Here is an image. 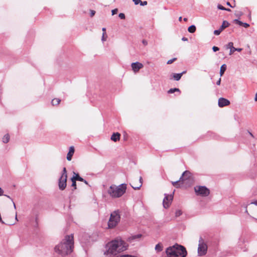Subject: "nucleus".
Instances as JSON below:
<instances>
[{"mask_svg": "<svg viewBox=\"0 0 257 257\" xmlns=\"http://www.w3.org/2000/svg\"><path fill=\"white\" fill-rule=\"evenodd\" d=\"M73 177L76 180V181H84V179L82 178L81 177L79 176V175L78 173H76L75 172H73Z\"/></svg>", "mask_w": 257, "mask_h": 257, "instance_id": "nucleus-17", "label": "nucleus"}, {"mask_svg": "<svg viewBox=\"0 0 257 257\" xmlns=\"http://www.w3.org/2000/svg\"><path fill=\"white\" fill-rule=\"evenodd\" d=\"M142 184H143V178L142 177H140L139 178V182L138 183V186H134L132 184H130L131 186L135 190L140 189V188L142 187Z\"/></svg>", "mask_w": 257, "mask_h": 257, "instance_id": "nucleus-15", "label": "nucleus"}, {"mask_svg": "<svg viewBox=\"0 0 257 257\" xmlns=\"http://www.w3.org/2000/svg\"><path fill=\"white\" fill-rule=\"evenodd\" d=\"M224 11H228V12H230L231 10L230 9L226 8V10H225Z\"/></svg>", "mask_w": 257, "mask_h": 257, "instance_id": "nucleus-52", "label": "nucleus"}, {"mask_svg": "<svg viewBox=\"0 0 257 257\" xmlns=\"http://www.w3.org/2000/svg\"><path fill=\"white\" fill-rule=\"evenodd\" d=\"M234 21L236 22V24H238L239 25H242L243 22H242L241 21H240L238 20H235Z\"/></svg>", "mask_w": 257, "mask_h": 257, "instance_id": "nucleus-34", "label": "nucleus"}, {"mask_svg": "<svg viewBox=\"0 0 257 257\" xmlns=\"http://www.w3.org/2000/svg\"><path fill=\"white\" fill-rule=\"evenodd\" d=\"M173 198L172 195L165 194V197L163 201V206L165 208H168L170 206Z\"/></svg>", "mask_w": 257, "mask_h": 257, "instance_id": "nucleus-8", "label": "nucleus"}, {"mask_svg": "<svg viewBox=\"0 0 257 257\" xmlns=\"http://www.w3.org/2000/svg\"><path fill=\"white\" fill-rule=\"evenodd\" d=\"M67 177L61 176L59 179L58 186L60 190H64L67 185Z\"/></svg>", "mask_w": 257, "mask_h": 257, "instance_id": "nucleus-9", "label": "nucleus"}, {"mask_svg": "<svg viewBox=\"0 0 257 257\" xmlns=\"http://www.w3.org/2000/svg\"><path fill=\"white\" fill-rule=\"evenodd\" d=\"M74 245L73 234L67 235L55 247V251L62 257L67 255L72 251Z\"/></svg>", "mask_w": 257, "mask_h": 257, "instance_id": "nucleus-1", "label": "nucleus"}, {"mask_svg": "<svg viewBox=\"0 0 257 257\" xmlns=\"http://www.w3.org/2000/svg\"><path fill=\"white\" fill-rule=\"evenodd\" d=\"M163 246L162 243H159L156 245L155 250L157 252H160L163 250Z\"/></svg>", "mask_w": 257, "mask_h": 257, "instance_id": "nucleus-18", "label": "nucleus"}, {"mask_svg": "<svg viewBox=\"0 0 257 257\" xmlns=\"http://www.w3.org/2000/svg\"><path fill=\"white\" fill-rule=\"evenodd\" d=\"M5 195V196L7 197L8 198H9V199H10L12 200V202H13V203L14 207V208L16 209V205H15V204L14 202L13 201V199L11 198V197H10V196H9V195Z\"/></svg>", "mask_w": 257, "mask_h": 257, "instance_id": "nucleus-35", "label": "nucleus"}, {"mask_svg": "<svg viewBox=\"0 0 257 257\" xmlns=\"http://www.w3.org/2000/svg\"><path fill=\"white\" fill-rule=\"evenodd\" d=\"M212 50L214 52H216L219 50V48L216 46H213L212 47Z\"/></svg>", "mask_w": 257, "mask_h": 257, "instance_id": "nucleus-40", "label": "nucleus"}, {"mask_svg": "<svg viewBox=\"0 0 257 257\" xmlns=\"http://www.w3.org/2000/svg\"><path fill=\"white\" fill-rule=\"evenodd\" d=\"M182 213L181 210H176V211L175 212L176 216H177V217L179 216L182 214Z\"/></svg>", "mask_w": 257, "mask_h": 257, "instance_id": "nucleus-29", "label": "nucleus"}, {"mask_svg": "<svg viewBox=\"0 0 257 257\" xmlns=\"http://www.w3.org/2000/svg\"><path fill=\"white\" fill-rule=\"evenodd\" d=\"M251 204H254V205H257V200L254 201H253V202H252L251 203Z\"/></svg>", "mask_w": 257, "mask_h": 257, "instance_id": "nucleus-50", "label": "nucleus"}, {"mask_svg": "<svg viewBox=\"0 0 257 257\" xmlns=\"http://www.w3.org/2000/svg\"><path fill=\"white\" fill-rule=\"evenodd\" d=\"M131 67L134 72H137L143 67V65L141 63L136 62L132 63L131 64Z\"/></svg>", "mask_w": 257, "mask_h": 257, "instance_id": "nucleus-11", "label": "nucleus"}, {"mask_svg": "<svg viewBox=\"0 0 257 257\" xmlns=\"http://www.w3.org/2000/svg\"><path fill=\"white\" fill-rule=\"evenodd\" d=\"M229 25V24L228 22L226 21H224L221 25V26H220V27L219 28V29L218 30H216L215 31H214V34L215 35H219L221 32L223 31V30H224L225 28L228 27Z\"/></svg>", "mask_w": 257, "mask_h": 257, "instance_id": "nucleus-10", "label": "nucleus"}, {"mask_svg": "<svg viewBox=\"0 0 257 257\" xmlns=\"http://www.w3.org/2000/svg\"><path fill=\"white\" fill-rule=\"evenodd\" d=\"M191 177V173L188 171H185L180 178L179 181H183L185 180L189 179Z\"/></svg>", "mask_w": 257, "mask_h": 257, "instance_id": "nucleus-13", "label": "nucleus"}, {"mask_svg": "<svg viewBox=\"0 0 257 257\" xmlns=\"http://www.w3.org/2000/svg\"><path fill=\"white\" fill-rule=\"evenodd\" d=\"M120 135L118 133H113L111 137V140L115 142L120 139Z\"/></svg>", "mask_w": 257, "mask_h": 257, "instance_id": "nucleus-16", "label": "nucleus"}, {"mask_svg": "<svg viewBox=\"0 0 257 257\" xmlns=\"http://www.w3.org/2000/svg\"><path fill=\"white\" fill-rule=\"evenodd\" d=\"M207 246L204 242L202 238L199 241V245L198 247V253L199 256H203L207 252Z\"/></svg>", "mask_w": 257, "mask_h": 257, "instance_id": "nucleus-7", "label": "nucleus"}, {"mask_svg": "<svg viewBox=\"0 0 257 257\" xmlns=\"http://www.w3.org/2000/svg\"><path fill=\"white\" fill-rule=\"evenodd\" d=\"M165 253L166 255L164 257H186L187 251L184 246L176 243L168 247L166 249Z\"/></svg>", "mask_w": 257, "mask_h": 257, "instance_id": "nucleus-3", "label": "nucleus"}, {"mask_svg": "<svg viewBox=\"0 0 257 257\" xmlns=\"http://www.w3.org/2000/svg\"><path fill=\"white\" fill-rule=\"evenodd\" d=\"M74 153V148L73 146H71L69 148V151L67 155V160L68 161H71L72 159V157Z\"/></svg>", "mask_w": 257, "mask_h": 257, "instance_id": "nucleus-14", "label": "nucleus"}, {"mask_svg": "<svg viewBox=\"0 0 257 257\" xmlns=\"http://www.w3.org/2000/svg\"><path fill=\"white\" fill-rule=\"evenodd\" d=\"M61 176H62V177H67V171H66V169L65 167L63 168V171H62V174H61Z\"/></svg>", "mask_w": 257, "mask_h": 257, "instance_id": "nucleus-28", "label": "nucleus"}, {"mask_svg": "<svg viewBox=\"0 0 257 257\" xmlns=\"http://www.w3.org/2000/svg\"><path fill=\"white\" fill-rule=\"evenodd\" d=\"M118 17L120 19H125V15L123 13L119 14Z\"/></svg>", "mask_w": 257, "mask_h": 257, "instance_id": "nucleus-31", "label": "nucleus"}, {"mask_svg": "<svg viewBox=\"0 0 257 257\" xmlns=\"http://www.w3.org/2000/svg\"><path fill=\"white\" fill-rule=\"evenodd\" d=\"M242 26H243L244 28H247L249 26V25L246 23H243Z\"/></svg>", "mask_w": 257, "mask_h": 257, "instance_id": "nucleus-43", "label": "nucleus"}, {"mask_svg": "<svg viewBox=\"0 0 257 257\" xmlns=\"http://www.w3.org/2000/svg\"><path fill=\"white\" fill-rule=\"evenodd\" d=\"M118 10L117 9H113L111 11L112 15H114L116 14Z\"/></svg>", "mask_w": 257, "mask_h": 257, "instance_id": "nucleus-36", "label": "nucleus"}, {"mask_svg": "<svg viewBox=\"0 0 257 257\" xmlns=\"http://www.w3.org/2000/svg\"><path fill=\"white\" fill-rule=\"evenodd\" d=\"M95 14V11L94 10H90V17H92L94 16Z\"/></svg>", "mask_w": 257, "mask_h": 257, "instance_id": "nucleus-41", "label": "nucleus"}, {"mask_svg": "<svg viewBox=\"0 0 257 257\" xmlns=\"http://www.w3.org/2000/svg\"><path fill=\"white\" fill-rule=\"evenodd\" d=\"M103 33H105L106 29L105 28H103L102 29Z\"/></svg>", "mask_w": 257, "mask_h": 257, "instance_id": "nucleus-53", "label": "nucleus"}, {"mask_svg": "<svg viewBox=\"0 0 257 257\" xmlns=\"http://www.w3.org/2000/svg\"><path fill=\"white\" fill-rule=\"evenodd\" d=\"M141 236H142L141 234H138V235L133 236L132 237V238H133V239H136V238H140Z\"/></svg>", "mask_w": 257, "mask_h": 257, "instance_id": "nucleus-38", "label": "nucleus"}, {"mask_svg": "<svg viewBox=\"0 0 257 257\" xmlns=\"http://www.w3.org/2000/svg\"><path fill=\"white\" fill-rule=\"evenodd\" d=\"M245 212H246V213H247V214H248V212H247V209H246V210H245Z\"/></svg>", "mask_w": 257, "mask_h": 257, "instance_id": "nucleus-60", "label": "nucleus"}, {"mask_svg": "<svg viewBox=\"0 0 257 257\" xmlns=\"http://www.w3.org/2000/svg\"><path fill=\"white\" fill-rule=\"evenodd\" d=\"M60 101L61 100L60 99L54 98L52 100L51 103L53 105H57L60 103Z\"/></svg>", "mask_w": 257, "mask_h": 257, "instance_id": "nucleus-22", "label": "nucleus"}, {"mask_svg": "<svg viewBox=\"0 0 257 257\" xmlns=\"http://www.w3.org/2000/svg\"><path fill=\"white\" fill-rule=\"evenodd\" d=\"M227 49H230V50H232L233 48V44L232 42H229L228 44L225 46Z\"/></svg>", "mask_w": 257, "mask_h": 257, "instance_id": "nucleus-27", "label": "nucleus"}, {"mask_svg": "<svg viewBox=\"0 0 257 257\" xmlns=\"http://www.w3.org/2000/svg\"><path fill=\"white\" fill-rule=\"evenodd\" d=\"M194 191L197 195L202 197L208 196L210 194V190L204 186H196L194 187Z\"/></svg>", "mask_w": 257, "mask_h": 257, "instance_id": "nucleus-6", "label": "nucleus"}, {"mask_svg": "<svg viewBox=\"0 0 257 257\" xmlns=\"http://www.w3.org/2000/svg\"><path fill=\"white\" fill-rule=\"evenodd\" d=\"M10 136L9 134H6L2 138V141L4 143L7 144L10 141Z\"/></svg>", "mask_w": 257, "mask_h": 257, "instance_id": "nucleus-19", "label": "nucleus"}, {"mask_svg": "<svg viewBox=\"0 0 257 257\" xmlns=\"http://www.w3.org/2000/svg\"><path fill=\"white\" fill-rule=\"evenodd\" d=\"M254 100L255 101H257V93L255 94Z\"/></svg>", "mask_w": 257, "mask_h": 257, "instance_id": "nucleus-54", "label": "nucleus"}, {"mask_svg": "<svg viewBox=\"0 0 257 257\" xmlns=\"http://www.w3.org/2000/svg\"><path fill=\"white\" fill-rule=\"evenodd\" d=\"M71 181H72V185H71V186L73 187L74 188V190H75L77 189V187H76V180L74 178V177H72L71 178Z\"/></svg>", "mask_w": 257, "mask_h": 257, "instance_id": "nucleus-23", "label": "nucleus"}, {"mask_svg": "<svg viewBox=\"0 0 257 257\" xmlns=\"http://www.w3.org/2000/svg\"><path fill=\"white\" fill-rule=\"evenodd\" d=\"M3 193H4V191H3V189L0 187V196L4 195Z\"/></svg>", "mask_w": 257, "mask_h": 257, "instance_id": "nucleus-47", "label": "nucleus"}, {"mask_svg": "<svg viewBox=\"0 0 257 257\" xmlns=\"http://www.w3.org/2000/svg\"><path fill=\"white\" fill-rule=\"evenodd\" d=\"M186 73V71H184L181 73H182V75H183V74H185Z\"/></svg>", "mask_w": 257, "mask_h": 257, "instance_id": "nucleus-59", "label": "nucleus"}, {"mask_svg": "<svg viewBox=\"0 0 257 257\" xmlns=\"http://www.w3.org/2000/svg\"><path fill=\"white\" fill-rule=\"evenodd\" d=\"M142 43L145 46L148 44L147 41L146 40H143V41H142Z\"/></svg>", "mask_w": 257, "mask_h": 257, "instance_id": "nucleus-46", "label": "nucleus"}, {"mask_svg": "<svg viewBox=\"0 0 257 257\" xmlns=\"http://www.w3.org/2000/svg\"><path fill=\"white\" fill-rule=\"evenodd\" d=\"M15 220H16V221H18V218H17V214H16V216H15Z\"/></svg>", "mask_w": 257, "mask_h": 257, "instance_id": "nucleus-57", "label": "nucleus"}, {"mask_svg": "<svg viewBox=\"0 0 257 257\" xmlns=\"http://www.w3.org/2000/svg\"><path fill=\"white\" fill-rule=\"evenodd\" d=\"M182 17H180L179 18V21L180 22H181V21H182Z\"/></svg>", "mask_w": 257, "mask_h": 257, "instance_id": "nucleus-56", "label": "nucleus"}, {"mask_svg": "<svg viewBox=\"0 0 257 257\" xmlns=\"http://www.w3.org/2000/svg\"><path fill=\"white\" fill-rule=\"evenodd\" d=\"M188 31L189 33H193L196 31V27L195 25H191L190 27H189L188 29Z\"/></svg>", "mask_w": 257, "mask_h": 257, "instance_id": "nucleus-24", "label": "nucleus"}, {"mask_svg": "<svg viewBox=\"0 0 257 257\" xmlns=\"http://www.w3.org/2000/svg\"><path fill=\"white\" fill-rule=\"evenodd\" d=\"M180 181H179V180L178 181H175V182H172V185L174 186L178 187L177 185H178V182H180Z\"/></svg>", "mask_w": 257, "mask_h": 257, "instance_id": "nucleus-32", "label": "nucleus"}, {"mask_svg": "<svg viewBox=\"0 0 257 257\" xmlns=\"http://www.w3.org/2000/svg\"><path fill=\"white\" fill-rule=\"evenodd\" d=\"M176 91H178V92H180L179 89L177 88H174L170 89L168 90V93H174Z\"/></svg>", "mask_w": 257, "mask_h": 257, "instance_id": "nucleus-25", "label": "nucleus"}, {"mask_svg": "<svg viewBox=\"0 0 257 257\" xmlns=\"http://www.w3.org/2000/svg\"><path fill=\"white\" fill-rule=\"evenodd\" d=\"M247 132H248V133L249 134V135H250L252 138H254V136L253 135V134H252L251 132H249V131H247Z\"/></svg>", "mask_w": 257, "mask_h": 257, "instance_id": "nucleus-49", "label": "nucleus"}, {"mask_svg": "<svg viewBox=\"0 0 257 257\" xmlns=\"http://www.w3.org/2000/svg\"><path fill=\"white\" fill-rule=\"evenodd\" d=\"M127 244L121 239H115L108 242L106 245V250L105 254L115 256L118 253L125 250L127 248Z\"/></svg>", "mask_w": 257, "mask_h": 257, "instance_id": "nucleus-2", "label": "nucleus"}, {"mask_svg": "<svg viewBox=\"0 0 257 257\" xmlns=\"http://www.w3.org/2000/svg\"><path fill=\"white\" fill-rule=\"evenodd\" d=\"M217 8L219 10H223V11H224L225 10H226L225 8H224V7H223L222 5H221L220 4H218L217 5Z\"/></svg>", "mask_w": 257, "mask_h": 257, "instance_id": "nucleus-30", "label": "nucleus"}, {"mask_svg": "<svg viewBox=\"0 0 257 257\" xmlns=\"http://www.w3.org/2000/svg\"><path fill=\"white\" fill-rule=\"evenodd\" d=\"M140 4L141 6H146L147 5V1H144V2L141 1V2L140 3Z\"/></svg>", "mask_w": 257, "mask_h": 257, "instance_id": "nucleus-37", "label": "nucleus"}, {"mask_svg": "<svg viewBox=\"0 0 257 257\" xmlns=\"http://www.w3.org/2000/svg\"><path fill=\"white\" fill-rule=\"evenodd\" d=\"M226 69V65L225 64H223L221 66L220 69L219 73H220V76H222L223 75V74H224V72L225 71Z\"/></svg>", "mask_w": 257, "mask_h": 257, "instance_id": "nucleus-21", "label": "nucleus"}, {"mask_svg": "<svg viewBox=\"0 0 257 257\" xmlns=\"http://www.w3.org/2000/svg\"><path fill=\"white\" fill-rule=\"evenodd\" d=\"M226 5H227V6H229V7H231V8H234V7H235V5H234V6H232V5L230 4V3L229 2H227L226 3Z\"/></svg>", "mask_w": 257, "mask_h": 257, "instance_id": "nucleus-44", "label": "nucleus"}, {"mask_svg": "<svg viewBox=\"0 0 257 257\" xmlns=\"http://www.w3.org/2000/svg\"><path fill=\"white\" fill-rule=\"evenodd\" d=\"M105 34V33H103V34H102L101 40L103 42L106 41V37H104Z\"/></svg>", "mask_w": 257, "mask_h": 257, "instance_id": "nucleus-39", "label": "nucleus"}, {"mask_svg": "<svg viewBox=\"0 0 257 257\" xmlns=\"http://www.w3.org/2000/svg\"><path fill=\"white\" fill-rule=\"evenodd\" d=\"M120 219V216L119 210H115L111 213L108 222V228H112L115 227L119 222Z\"/></svg>", "mask_w": 257, "mask_h": 257, "instance_id": "nucleus-5", "label": "nucleus"}, {"mask_svg": "<svg viewBox=\"0 0 257 257\" xmlns=\"http://www.w3.org/2000/svg\"><path fill=\"white\" fill-rule=\"evenodd\" d=\"M220 83H221V78H220L216 82V84L217 85H220Z\"/></svg>", "mask_w": 257, "mask_h": 257, "instance_id": "nucleus-45", "label": "nucleus"}, {"mask_svg": "<svg viewBox=\"0 0 257 257\" xmlns=\"http://www.w3.org/2000/svg\"><path fill=\"white\" fill-rule=\"evenodd\" d=\"M133 1L134 2L135 4L136 5L139 4L141 2V0H133Z\"/></svg>", "mask_w": 257, "mask_h": 257, "instance_id": "nucleus-42", "label": "nucleus"}, {"mask_svg": "<svg viewBox=\"0 0 257 257\" xmlns=\"http://www.w3.org/2000/svg\"><path fill=\"white\" fill-rule=\"evenodd\" d=\"M85 184L86 185H88V183L87 182V181H86L85 180H84V181H83Z\"/></svg>", "mask_w": 257, "mask_h": 257, "instance_id": "nucleus-51", "label": "nucleus"}, {"mask_svg": "<svg viewBox=\"0 0 257 257\" xmlns=\"http://www.w3.org/2000/svg\"><path fill=\"white\" fill-rule=\"evenodd\" d=\"M182 40L183 41H188V38H186V37H183L182 38Z\"/></svg>", "mask_w": 257, "mask_h": 257, "instance_id": "nucleus-48", "label": "nucleus"}, {"mask_svg": "<svg viewBox=\"0 0 257 257\" xmlns=\"http://www.w3.org/2000/svg\"><path fill=\"white\" fill-rule=\"evenodd\" d=\"M182 76V73H174L173 74V78L176 80L179 81Z\"/></svg>", "mask_w": 257, "mask_h": 257, "instance_id": "nucleus-20", "label": "nucleus"}, {"mask_svg": "<svg viewBox=\"0 0 257 257\" xmlns=\"http://www.w3.org/2000/svg\"><path fill=\"white\" fill-rule=\"evenodd\" d=\"M176 60V58H173V59H170V60H168V62H167V63L168 64H172V63H173L175 60Z\"/></svg>", "mask_w": 257, "mask_h": 257, "instance_id": "nucleus-33", "label": "nucleus"}, {"mask_svg": "<svg viewBox=\"0 0 257 257\" xmlns=\"http://www.w3.org/2000/svg\"><path fill=\"white\" fill-rule=\"evenodd\" d=\"M130 184H132L134 186H138V185L135 184L134 182L131 183Z\"/></svg>", "mask_w": 257, "mask_h": 257, "instance_id": "nucleus-58", "label": "nucleus"}, {"mask_svg": "<svg viewBox=\"0 0 257 257\" xmlns=\"http://www.w3.org/2000/svg\"><path fill=\"white\" fill-rule=\"evenodd\" d=\"M242 50L241 48H235L233 47L232 50H230L229 55H231L233 53L234 51L240 52Z\"/></svg>", "mask_w": 257, "mask_h": 257, "instance_id": "nucleus-26", "label": "nucleus"}, {"mask_svg": "<svg viewBox=\"0 0 257 257\" xmlns=\"http://www.w3.org/2000/svg\"><path fill=\"white\" fill-rule=\"evenodd\" d=\"M183 20H184V21H185V22H187V20H188V19H187V18H184L183 19Z\"/></svg>", "mask_w": 257, "mask_h": 257, "instance_id": "nucleus-55", "label": "nucleus"}, {"mask_svg": "<svg viewBox=\"0 0 257 257\" xmlns=\"http://www.w3.org/2000/svg\"><path fill=\"white\" fill-rule=\"evenodd\" d=\"M126 189L125 184H121L118 186L112 185L108 189L107 193L112 198H119L124 194Z\"/></svg>", "mask_w": 257, "mask_h": 257, "instance_id": "nucleus-4", "label": "nucleus"}, {"mask_svg": "<svg viewBox=\"0 0 257 257\" xmlns=\"http://www.w3.org/2000/svg\"><path fill=\"white\" fill-rule=\"evenodd\" d=\"M229 104L230 101L226 98L221 97L218 99V104L220 107H223L224 106H227L229 105Z\"/></svg>", "mask_w": 257, "mask_h": 257, "instance_id": "nucleus-12", "label": "nucleus"}]
</instances>
